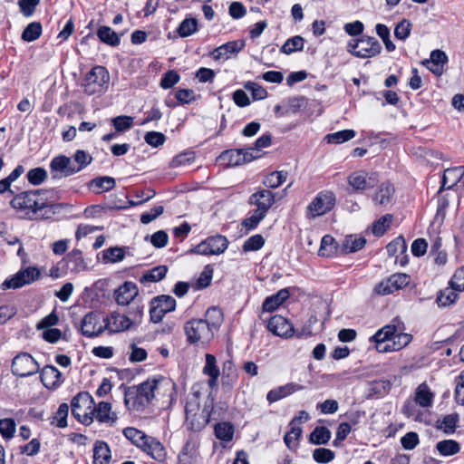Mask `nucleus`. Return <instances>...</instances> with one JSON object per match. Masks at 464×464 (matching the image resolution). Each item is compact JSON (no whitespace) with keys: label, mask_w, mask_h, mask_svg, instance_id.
<instances>
[{"label":"nucleus","mask_w":464,"mask_h":464,"mask_svg":"<svg viewBox=\"0 0 464 464\" xmlns=\"http://www.w3.org/2000/svg\"><path fill=\"white\" fill-rule=\"evenodd\" d=\"M258 158L259 155L253 154L251 149H232L223 151L218 160L227 167H236Z\"/></svg>","instance_id":"11"},{"label":"nucleus","mask_w":464,"mask_h":464,"mask_svg":"<svg viewBox=\"0 0 464 464\" xmlns=\"http://www.w3.org/2000/svg\"><path fill=\"white\" fill-rule=\"evenodd\" d=\"M331 439V431L324 426H317L309 436V442L314 445L326 444Z\"/></svg>","instance_id":"42"},{"label":"nucleus","mask_w":464,"mask_h":464,"mask_svg":"<svg viewBox=\"0 0 464 464\" xmlns=\"http://www.w3.org/2000/svg\"><path fill=\"white\" fill-rule=\"evenodd\" d=\"M179 79V74L177 72L170 70L162 75L160 85L163 89H169L178 83Z\"/></svg>","instance_id":"62"},{"label":"nucleus","mask_w":464,"mask_h":464,"mask_svg":"<svg viewBox=\"0 0 464 464\" xmlns=\"http://www.w3.org/2000/svg\"><path fill=\"white\" fill-rule=\"evenodd\" d=\"M464 176V167L459 166L456 168L447 169L444 171L441 187L440 188V192L443 189H450L456 186L459 182H460L461 179Z\"/></svg>","instance_id":"28"},{"label":"nucleus","mask_w":464,"mask_h":464,"mask_svg":"<svg viewBox=\"0 0 464 464\" xmlns=\"http://www.w3.org/2000/svg\"><path fill=\"white\" fill-rule=\"evenodd\" d=\"M392 220V216L390 214H387L381 218H379L372 227V232L375 236H382L387 228L389 227L390 223Z\"/></svg>","instance_id":"61"},{"label":"nucleus","mask_w":464,"mask_h":464,"mask_svg":"<svg viewBox=\"0 0 464 464\" xmlns=\"http://www.w3.org/2000/svg\"><path fill=\"white\" fill-rule=\"evenodd\" d=\"M436 449L442 456H451L460 450V446L456 440H444L436 444Z\"/></svg>","instance_id":"46"},{"label":"nucleus","mask_w":464,"mask_h":464,"mask_svg":"<svg viewBox=\"0 0 464 464\" xmlns=\"http://www.w3.org/2000/svg\"><path fill=\"white\" fill-rule=\"evenodd\" d=\"M404 324L398 318L392 321V324L384 325L382 328L378 330L372 337V342H391L399 332L404 331Z\"/></svg>","instance_id":"21"},{"label":"nucleus","mask_w":464,"mask_h":464,"mask_svg":"<svg viewBox=\"0 0 464 464\" xmlns=\"http://www.w3.org/2000/svg\"><path fill=\"white\" fill-rule=\"evenodd\" d=\"M42 34V24L39 22L30 23L23 31L22 39L25 42H33Z\"/></svg>","instance_id":"51"},{"label":"nucleus","mask_w":464,"mask_h":464,"mask_svg":"<svg viewBox=\"0 0 464 464\" xmlns=\"http://www.w3.org/2000/svg\"><path fill=\"white\" fill-rule=\"evenodd\" d=\"M110 73L108 70L102 65H96L86 73L82 86L88 95L102 93L106 92L109 86Z\"/></svg>","instance_id":"6"},{"label":"nucleus","mask_w":464,"mask_h":464,"mask_svg":"<svg viewBox=\"0 0 464 464\" xmlns=\"http://www.w3.org/2000/svg\"><path fill=\"white\" fill-rule=\"evenodd\" d=\"M356 132L353 130H343L334 133L327 134L325 140L328 143L341 144L353 139Z\"/></svg>","instance_id":"47"},{"label":"nucleus","mask_w":464,"mask_h":464,"mask_svg":"<svg viewBox=\"0 0 464 464\" xmlns=\"http://www.w3.org/2000/svg\"><path fill=\"white\" fill-rule=\"evenodd\" d=\"M304 40L300 35H295L287 39L283 46L281 47V52L285 54H291L297 51H302L304 48Z\"/></svg>","instance_id":"49"},{"label":"nucleus","mask_w":464,"mask_h":464,"mask_svg":"<svg viewBox=\"0 0 464 464\" xmlns=\"http://www.w3.org/2000/svg\"><path fill=\"white\" fill-rule=\"evenodd\" d=\"M206 316L216 319V321L208 322V319H191L186 323L184 331L187 341L189 343H205L212 339L214 331L218 330L222 321V314L218 308L211 307L207 310Z\"/></svg>","instance_id":"2"},{"label":"nucleus","mask_w":464,"mask_h":464,"mask_svg":"<svg viewBox=\"0 0 464 464\" xmlns=\"http://www.w3.org/2000/svg\"><path fill=\"white\" fill-rule=\"evenodd\" d=\"M434 394L426 383L418 386L415 392V401L421 407L427 408L432 405Z\"/></svg>","instance_id":"35"},{"label":"nucleus","mask_w":464,"mask_h":464,"mask_svg":"<svg viewBox=\"0 0 464 464\" xmlns=\"http://www.w3.org/2000/svg\"><path fill=\"white\" fill-rule=\"evenodd\" d=\"M44 196L43 189L24 191L16 194L10 201V205L21 218L34 220L43 218L42 211L51 207Z\"/></svg>","instance_id":"1"},{"label":"nucleus","mask_w":464,"mask_h":464,"mask_svg":"<svg viewBox=\"0 0 464 464\" xmlns=\"http://www.w3.org/2000/svg\"><path fill=\"white\" fill-rule=\"evenodd\" d=\"M290 294L287 288L279 290L276 294L267 296L263 302L262 308L265 312H273L277 309L286 299Z\"/></svg>","instance_id":"31"},{"label":"nucleus","mask_w":464,"mask_h":464,"mask_svg":"<svg viewBox=\"0 0 464 464\" xmlns=\"http://www.w3.org/2000/svg\"><path fill=\"white\" fill-rule=\"evenodd\" d=\"M456 291L457 290L453 289L451 285L440 290L436 299L438 305L440 307H446L454 304L458 298Z\"/></svg>","instance_id":"43"},{"label":"nucleus","mask_w":464,"mask_h":464,"mask_svg":"<svg viewBox=\"0 0 464 464\" xmlns=\"http://www.w3.org/2000/svg\"><path fill=\"white\" fill-rule=\"evenodd\" d=\"M141 450L158 461H163L166 458V450L163 445L155 438L150 437L141 447Z\"/></svg>","instance_id":"30"},{"label":"nucleus","mask_w":464,"mask_h":464,"mask_svg":"<svg viewBox=\"0 0 464 464\" xmlns=\"http://www.w3.org/2000/svg\"><path fill=\"white\" fill-rule=\"evenodd\" d=\"M448 62L446 53L441 50H434L430 53V59L424 60L421 63L432 73L440 76L443 73V66Z\"/></svg>","instance_id":"25"},{"label":"nucleus","mask_w":464,"mask_h":464,"mask_svg":"<svg viewBox=\"0 0 464 464\" xmlns=\"http://www.w3.org/2000/svg\"><path fill=\"white\" fill-rule=\"evenodd\" d=\"M334 238L330 235H325L323 237L321 241V246L319 248V255L322 256H330L334 254L336 246Z\"/></svg>","instance_id":"56"},{"label":"nucleus","mask_w":464,"mask_h":464,"mask_svg":"<svg viewBox=\"0 0 464 464\" xmlns=\"http://www.w3.org/2000/svg\"><path fill=\"white\" fill-rule=\"evenodd\" d=\"M459 422V415L457 413L448 414L441 420L437 421V428L442 430L446 434L455 432Z\"/></svg>","instance_id":"44"},{"label":"nucleus","mask_w":464,"mask_h":464,"mask_svg":"<svg viewBox=\"0 0 464 464\" xmlns=\"http://www.w3.org/2000/svg\"><path fill=\"white\" fill-rule=\"evenodd\" d=\"M267 329L275 335L288 338L294 335L295 329L292 324L282 315L276 314L270 318Z\"/></svg>","instance_id":"18"},{"label":"nucleus","mask_w":464,"mask_h":464,"mask_svg":"<svg viewBox=\"0 0 464 464\" xmlns=\"http://www.w3.org/2000/svg\"><path fill=\"white\" fill-rule=\"evenodd\" d=\"M27 180L32 185H40L47 178V172L44 168L38 167L30 169L26 174Z\"/></svg>","instance_id":"55"},{"label":"nucleus","mask_w":464,"mask_h":464,"mask_svg":"<svg viewBox=\"0 0 464 464\" xmlns=\"http://www.w3.org/2000/svg\"><path fill=\"white\" fill-rule=\"evenodd\" d=\"M366 240L356 235L346 236L342 244V251L345 254L361 250L365 246Z\"/></svg>","instance_id":"34"},{"label":"nucleus","mask_w":464,"mask_h":464,"mask_svg":"<svg viewBox=\"0 0 464 464\" xmlns=\"http://www.w3.org/2000/svg\"><path fill=\"white\" fill-rule=\"evenodd\" d=\"M410 283V276L404 273H397L392 275L386 280L379 283L375 287L374 291L378 295H390L393 292L400 290Z\"/></svg>","instance_id":"14"},{"label":"nucleus","mask_w":464,"mask_h":464,"mask_svg":"<svg viewBox=\"0 0 464 464\" xmlns=\"http://www.w3.org/2000/svg\"><path fill=\"white\" fill-rule=\"evenodd\" d=\"M92 161V157L83 150H77L72 158L64 155L54 157L50 162L53 179L72 176L81 171Z\"/></svg>","instance_id":"3"},{"label":"nucleus","mask_w":464,"mask_h":464,"mask_svg":"<svg viewBox=\"0 0 464 464\" xmlns=\"http://www.w3.org/2000/svg\"><path fill=\"white\" fill-rule=\"evenodd\" d=\"M302 435V429L298 426H291L290 430L285 435L284 441L289 450H295L297 447L296 441Z\"/></svg>","instance_id":"54"},{"label":"nucleus","mask_w":464,"mask_h":464,"mask_svg":"<svg viewBox=\"0 0 464 464\" xmlns=\"http://www.w3.org/2000/svg\"><path fill=\"white\" fill-rule=\"evenodd\" d=\"M176 308V300L167 295H158L151 299L150 307V318L154 324L162 321L163 317Z\"/></svg>","instance_id":"8"},{"label":"nucleus","mask_w":464,"mask_h":464,"mask_svg":"<svg viewBox=\"0 0 464 464\" xmlns=\"http://www.w3.org/2000/svg\"><path fill=\"white\" fill-rule=\"evenodd\" d=\"M244 87L251 92L254 100H263L267 97L266 90L256 82H247L245 83Z\"/></svg>","instance_id":"63"},{"label":"nucleus","mask_w":464,"mask_h":464,"mask_svg":"<svg viewBox=\"0 0 464 464\" xmlns=\"http://www.w3.org/2000/svg\"><path fill=\"white\" fill-rule=\"evenodd\" d=\"M228 240L225 236L216 235L197 245L191 251L198 255H219L226 251Z\"/></svg>","instance_id":"12"},{"label":"nucleus","mask_w":464,"mask_h":464,"mask_svg":"<svg viewBox=\"0 0 464 464\" xmlns=\"http://www.w3.org/2000/svg\"><path fill=\"white\" fill-rule=\"evenodd\" d=\"M44 386L49 390L57 389L64 381L62 372L53 365H45L40 372Z\"/></svg>","instance_id":"20"},{"label":"nucleus","mask_w":464,"mask_h":464,"mask_svg":"<svg viewBox=\"0 0 464 464\" xmlns=\"http://www.w3.org/2000/svg\"><path fill=\"white\" fill-rule=\"evenodd\" d=\"M138 293L137 285L127 281L115 289L113 296L118 304L128 305L138 295Z\"/></svg>","instance_id":"23"},{"label":"nucleus","mask_w":464,"mask_h":464,"mask_svg":"<svg viewBox=\"0 0 464 464\" xmlns=\"http://www.w3.org/2000/svg\"><path fill=\"white\" fill-rule=\"evenodd\" d=\"M16 423L12 418L0 420V434L5 440H10L15 433Z\"/></svg>","instance_id":"53"},{"label":"nucleus","mask_w":464,"mask_h":464,"mask_svg":"<svg viewBox=\"0 0 464 464\" xmlns=\"http://www.w3.org/2000/svg\"><path fill=\"white\" fill-rule=\"evenodd\" d=\"M105 327L112 333H119L129 330L131 326V321L129 316L120 313H112L110 317L103 319Z\"/></svg>","instance_id":"26"},{"label":"nucleus","mask_w":464,"mask_h":464,"mask_svg":"<svg viewBox=\"0 0 464 464\" xmlns=\"http://www.w3.org/2000/svg\"><path fill=\"white\" fill-rule=\"evenodd\" d=\"M115 184L116 182L113 178L103 176L92 179L89 183V187L93 188L96 193H101L112 189Z\"/></svg>","instance_id":"41"},{"label":"nucleus","mask_w":464,"mask_h":464,"mask_svg":"<svg viewBox=\"0 0 464 464\" xmlns=\"http://www.w3.org/2000/svg\"><path fill=\"white\" fill-rule=\"evenodd\" d=\"M346 50L355 57L366 59L379 55L382 47L375 37L362 35L360 38L351 39L347 43Z\"/></svg>","instance_id":"5"},{"label":"nucleus","mask_w":464,"mask_h":464,"mask_svg":"<svg viewBox=\"0 0 464 464\" xmlns=\"http://www.w3.org/2000/svg\"><path fill=\"white\" fill-rule=\"evenodd\" d=\"M391 388V383L387 380H377L369 382L368 392L369 395L383 396Z\"/></svg>","instance_id":"50"},{"label":"nucleus","mask_w":464,"mask_h":464,"mask_svg":"<svg viewBox=\"0 0 464 464\" xmlns=\"http://www.w3.org/2000/svg\"><path fill=\"white\" fill-rule=\"evenodd\" d=\"M287 179V172L276 170L267 174L263 179V185L268 188H276L280 187Z\"/></svg>","instance_id":"40"},{"label":"nucleus","mask_w":464,"mask_h":464,"mask_svg":"<svg viewBox=\"0 0 464 464\" xmlns=\"http://www.w3.org/2000/svg\"><path fill=\"white\" fill-rule=\"evenodd\" d=\"M111 450L102 440H97L93 447V464H109Z\"/></svg>","instance_id":"32"},{"label":"nucleus","mask_w":464,"mask_h":464,"mask_svg":"<svg viewBox=\"0 0 464 464\" xmlns=\"http://www.w3.org/2000/svg\"><path fill=\"white\" fill-rule=\"evenodd\" d=\"M125 257V250L123 247L113 246L102 251V260L107 263H117Z\"/></svg>","instance_id":"48"},{"label":"nucleus","mask_w":464,"mask_h":464,"mask_svg":"<svg viewBox=\"0 0 464 464\" xmlns=\"http://www.w3.org/2000/svg\"><path fill=\"white\" fill-rule=\"evenodd\" d=\"M335 204V196L332 191L324 190L317 194L309 204L308 210L314 217L321 216L330 211Z\"/></svg>","instance_id":"16"},{"label":"nucleus","mask_w":464,"mask_h":464,"mask_svg":"<svg viewBox=\"0 0 464 464\" xmlns=\"http://www.w3.org/2000/svg\"><path fill=\"white\" fill-rule=\"evenodd\" d=\"M126 439L131 441L132 444L141 449L150 436L146 435L143 431L133 428L127 427L122 431Z\"/></svg>","instance_id":"38"},{"label":"nucleus","mask_w":464,"mask_h":464,"mask_svg":"<svg viewBox=\"0 0 464 464\" xmlns=\"http://www.w3.org/2000/svg\"><path fill=\"white\" fill-rule=\"evenodd\" d=\"M185 423L191 431H200L208 423V420L197 400L188 401L185 406Z\"/></svg>","instance_id":"9"},{"label":"nucleus","mask_w":464,"mask_h":464,"mask_svg":"<svg viewBox=\"0 0 464 464\" xmlns=\"http://www.w3.org/2000/svg\"><path fill=\"white\" fill-rule=\"evenodd\" d=\"M234 426L229 422H219L215 425L216 437L225 442H228L233 439Z\"/></svg>","instance_id":"45"},{"label":"nucleus","mask_w":464,"mask_h":464,"mask_svg":"<svg viewBox=\"0 0 464 464\" xmlns=\"http://www.w3.org/2000/svg\"><path fill=\"white\" fill-rule=\"evenodd\" d=\"M98 38L104 44L115 47L121 43L120 36L109 26H100L97 30Z\"/></svg>","instance_id":"37"},{"label":"nucleus","mask_w":464,"mask_h":464,"mask_svg":"<svg viewBox=\"0 0 464 464\" xmlns=\"http://www.w3.org/2000/svg\"><path fill=\"white\" fill-rule=\"evenodd\" d=\"M450 285L459 292L464 291V267L456 270L450 281Z\"/></svg>","instance_id":"64"},{"label":"nucleus","mask_w":464,"mask_h":464,"mask_svg":"<svg viewBox=\"0 0 464 464\" xmlns=\"http://www.w3.org/2000/svg\"><path fill=\"white\" fill-rule=\"evenodd\" d=\"M59 265H63V270L70 271L72 273H79L87 268V264L82 256V252L79 249H72L59 263Z\"/></svg>","instance_id":"19"},{"label":"nucleus","mask_w":464,"mask_h":464,"mask_svg":"<svg viewBox=\"0 0 464 464\" xmlns=\"http://www.w3.org/2000/svg\"><path fill=\"white\" fill-rule=\"evenodd\" d=\"M411 24L409 20H401L394 28V36L398 40L405 41L411 34Z\"/></svg>","instance_id":"58"},{"label":"nucleus","mask_w":464,"mask_h":464,"mask_svg":"<svg viewBox=\"0 0 464 464\" xmlns=\"http://www.w3.org/2000/svg\"><path fill=\"white\" fill-rule=\"evenodd\" d=\"M245 46V43L243 41H231L227 42L217 48H215L210 55L211 57L218 60H227L230 58L232 54H237L239 53Z\"/></svg>","instance_id":"24"},{"label":"nucleus","mask_w":464,"mask_h":464,"mask_svg":"<svg viewBox=\"0 0 464 464\" xmlns=\"http://www.w3.org/2000/svg\"><path fill=\"white\" fill-rule=\"evenodd\" d=\"M379 182L376 172H366L364 170L354 171L348 177V184L355 191L374 188Z\"/></svg>","instance_id":"15"},{"label":"nucleus","mask_w":464,"mask_h":464,"mask_svg":"<svg viewBox=\"0 0 464 464\" xmlns=\"http://www.w3.org/2000/svg\"><path fill=\"white\" fill-rule=\"evenodd\" d=\"M390 256H395L397 253L403 254L407 250V245L402 237H398L386 246Z\"/></svg>","instance_id":"60"},{"label":"nucleus","mask_w":464,"mask_h":464,"mask_svg":"<svg viewBox=\"0 0 464 464\" xmlns=\"http://www.w3.org/2000/svg\"><path fill=\"white\" fill-rule=\"evenodd\" d=\"M275 201L276 194L274 192L266 188H261L250 196L248 203L256 206V210L266 216Z\"/></svg>","instance_id":"17"},{"label":"nucleus","mask_w":464,"mask_h":464,"mask_svg":"<svg viewBox=\"0 0 464 464\" xmlns=\"http://www.w3.org/2000/svg\"><path fill=\"white\" fill-rule=\"evenodd\" d=\"M303 389L304 386L298 383L289 382L270 390L266 394V400L269 403H273Z\"/></svg>","instance_id":"27"},{"label":"nucleus","mask_w":464,"mask_h":464,"mask_svg":"<svg viewBox=\"0 0 464 464\" xmlns=\"http://www.w3.org/2000/svg\"><path fill=\"white\" fill-rule=\"evenodd\" d=\"M394 194V187L390 182H383L380 185L375 193L373 200L379 205H387Z\"/></svg>","instance_id":"36"},{"label":"nucleus","mask_w":464,"mask_h":464,"mask_svg":"<svg viewBox=\"0 0 464 464\" xmlns=\"http://www.w3.org/2000/svg\"><path fill=\"white\" fill-rule=\"evenodd\" d=\"M111 410V405L109 402L102 401L98 404L97 407L92 408L90 411V415L92 414L100 422H110L113 423L116 420V417H111L110 412Z\"/></svg>","instance_id":"33"},{"label":"nucleus","mask_w":464,"mask_h":464,"mask_svg":"<svg viewBox=\"0 0 464 464\" xmlns=\"http://www.w3.org/2000/svg\"><path fill=\"white\" fill-rule=\"evenodd\" d=\"M203 373L209 377L208 384L211 389L218 386V380L220 375L219 368L217 365L216 357L213 354H206V363L203 368Z\"/></svg>","instance_id":"29"},{"label":"nucleus","mask_w":464,"mask_h":464,"mask_svg":"<svg viewBox=\"0 0 464 464\" xmlns=\"http://www.w3.org/2000/svg\"><path fill=\"white\" fill-rule=\"evenodd\" d=\"M163 379H148L138 386L130 387L125 390L124 402L126 406L132 401V407H144L151 402L155 397V391L158 389L160 382Z\"/></svg>","instance_id":"4"},{"label":"nucleus","mask_w":464,"mask_h":464,"mask_svg":"<svg viewBox=\"0 0 464 464\" xmlns=\"http://www.w3.org/2000/svg\"><path fill=\"white\" fill-rule=\"evenodd\" d=\"M168 272V267L166 266H158L148 271H146L141 277L140 278V282L141 284H146L149 282H159L162 280Z\"/></svg>","instance_id":"39"},{"label":"nucleus","mask_w":464,"mask_h":464,"mask_svg":"<svg viewBox=\"0 0 464 464\" xmlns=\"http://www.w3.org/2000/svg\"><path fill=\"white\" fill-rule=\"evenodd\" d=\"M40 271L36 267L29 266L19 271L14 276L5 279L0 285L2 290L16 289L37 280Z\"/></svg>","instance_id":"13"},{"label":"nucleus","mask_w":464,"mask_h":464,"mask_svg":"<svg viewBox=\"0 0 464 464\" xmlns=\"http://www.w3.org/2000/svg\"><path fill=\"white\" fill-rule=\"evenodd\" d=\"M39 364L28 353H20L12 362V372L21 378L29 377L39 372Z\"/></svg>","instance_id":"10"},{"label":"nucleus","mask_w":464,"mask_h":464,"mask_svg":"<svg viewBox=\"0 0 464 464\" xmlns=\"http://www.w3.org/2000/svg\"><path fill=\"white\" fill-rule=\"evenodd\" d=\"M265 239L262 235L256 234L247 238L243 245L244 252L257 251L263 247Z\"/></svg>","instance_id":"57"},{"label":"nucleus","mask_w":464,"mask_h":464,"mask_svg":"<svg viewBox=\"0 0 464 464\" xmlns=\"http://www.w3.org/2000/svg\"><path fill=\"white\" fill-rule=\"evenodd\" d=\"M93 404L92 395L87 392H81L71 401L72 414L79 421L89 424L92 421L90 411Z\"/></svg>","instance_id":"7"},{"label":"nucleus","mask_w":464,"mask_h":464,"mask_svg":"<svg viewBox=\"0 0 464 464\" xmlns=\"http://www.w3.org/2000/svg\"><path fill=\"white\" fill-rule=\"evenodd\" d=\"M103 329V325L100 324L99 314L95 312H90L85 314L82 320L81 331L87 337L99 335Z\"/></svg>","instance_id":"22"},{"label":"nucleus","mask_w":464,"mask_h":464,"mask_svg":"<svg viewBox=\"0 0 464 464\" xmlns=\"http://www.w3.org/2000/svg\"><path fill=\"white\" fill-rule=\"evenodd\" d=\"M198 30V21L195 18H185L177 29L180 37H188Z\"/></svg>","instance_id":"52"},{"label":"nucleus","mask_w":464,"mask_h":464,"mask_svg":"<svg viewBox=\"0 0 464 464\" xmlns=\"http://www.w3.org/2000/svg\"><path fill=\"white\" fill-rule=\"evenodd\" d=\"M313 458L318 463L326 464L334 459V452L329 449L318 448L313 451Z\"/></svg>","instance_id":"59"}]
</instances>
